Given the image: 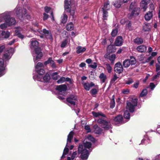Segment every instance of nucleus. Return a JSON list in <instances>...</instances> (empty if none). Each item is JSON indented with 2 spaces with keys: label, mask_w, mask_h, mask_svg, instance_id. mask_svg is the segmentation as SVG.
<instances>
[{
  "label": "nucleus",
  "mask_w": 160,
  "mask_h": 160,
  "mask_svg": "<svg viewBox=\"0 0 160 160\" xmlns=\"http://www.w3.org/2000/svg\"><path fill=\"white\" fill-rule=\"evenodd\" d=\"M26 13L27 11L26 9H22L19 7H17L13 12H7L1 14L0 15V22L3 19L5 20V22L0 25V28L5 29L7 27L13 25L16 23L14 18H10V16L16 14L20 19L22 20L23 18L26 16Z\"/></svg>",
  "instance_id": "nucleus-1"
},
{
  "label": "nucleus",
  "mask_w": 160,
  "mask_h": 160,
  "mask_svg": "<svg viewBox=\"0 0 160 160\" xmlns=\"http://www.w3.org/2000/svg\"><path fill=\"white\" fill-rule=\"evenodd\" d=\"M38 46V42L35 39H32L31 41L30 48L32 50L34 51V52H32V53L35 62H37L42 56V53L41 52L40 48H39Z\"/></svg>",
  "instance_id": "nucleus-2"
},
{
  "label": "nucleus",
  "mask_w": 160,
  "mask_h": 160,
  "mask_svg": "<svg viewBox=\"0 0 160 160\" xmlns=\"http://www.w3.org/2000/svg\"><path fill=\"white\" fill-rule=\"evenodd\" d=\"M91 146V143L87 141L84 143V146L82 145L79 146L78 153V154H81L80 158L82 159L86 160L88 158L89 152L87 148L90 149L92 148Z\"/></svg>",
  "instance_id": "nucleus-3"
},
{
  "label": "nucleus",
  "mask_w": 160,
  "mask_h": 160,
  "mask_svg": "<svg viewBox=\"0 0 160 160\" xmlns=\"http://www.w3.org/2000/svg\"><path fill=\"white\" fill-rule=\"evenodd\" d=\"M14 52V49L11 48L5 52L3 57V60L0 59V77L6 72V65L4 64L3 60L7 61L10 59Z\"/></svg>",
  "instance_id": "nucleus-4"
},
{
  "label": "nucleus",
  "mask_w": 160,
  "mask_h": 160,
  "mask_svg": "<svg viewBox=\"0 0 160 160\" xmlns=\"http://www.w3.org/2000/svg\"><path fill=\"white\" fill-rule=\"evenodd\" d=\"M106 1L104 2L103 6L101 9V11L102 12V19L103 20L107 19L108 17V12L107 11L110 8V5L108 0H105Z\"/></svg>",
  "instance_id": "nucleus-5"
},
{
  "label": "nucleus",
  "mask_w": 160,
  "mask_h": 160,
  "mask_svg": "<svg viewBox=\"0 0 160 160\" xmlns=\"http://www.w3.org/2000/svg\"><path fill=\"white\" fill-rule=\"evenodd\" d=\"M138 100L136 98H132L127 102L126 109L131 112L134 111L135 108L137 104Z\"/></svg>",
  "instance_id": "nucleus-6"
},
{
  "label": "nucleus",
  "mask_w": 160,
  "mask_h": 160,
  "mask_svg": "<svg viewBox=\"0 0 160 160\" xmlns=\"http://www.w3.org/2000/svg\"><path fill=\"white\" fill-rule=\"evenodd\" d=\"M130 11L131 12V15L136 16L138 15L140 12V9L135 2L131 3L130 6Z\"/></svg>",
  "instance_id": "nucleus-7"
},
{
  "label": "nucleus",
  "mask_w": 160,
  "mask_h": 160,
  "mask_svg": "<svg viewBox=\"0 0 160 160\" xmlns=\"http://www.w3.org/2000/svg\"><path fill=\"white\" fill-rule=\"evenodd\" d=\"M97 122L101 124V126L105 130H108L111 127V124L109 122L106 121L101 118L98 119Z\"/></svg>",
  "instance_id": "nucleus-8"
},
{
  "label": "nucleus",
  "mask_w": 160,
  "mask_h": 160,
  "mask_svg": "<svg viewBox=\"0 0 160 160\" xmlns=\"http://www.w3.org/2000/svg\"><path fill=\"white\" fill-rule=\"evenodd\" d=\"M38 75H35L33 76V78L35 80L38 81H42V75L44 73V70L42 69L36 70Z\"/></svg>",
  "instance_id": "nucleus-9"
},
{
  "label": "nucleus",
  "mask_w": 160,
  "mask_h": 160,
  "mask_svg": "<svg viewBox=\"0 0 160 160\" xmlns=\"http://www.w3.org/2000/svg\"><path fill=\"white\" fill-rule=\"evenodd\" d=\"M67 101L68 103V105L72 108L73 107H74L76 105L77 101V98L74 96L72 95L67 99Z\"/></svg>",
  "instance_id": "nucleus-10"
},
{
  "label": "nucleus",
  "mask_w": 160,
  "mask_h": 160,
  "mask_svg": "<svg viewBox=\"0 0 160 160\" xmlns=\"http://www.w3.org/2000/svg\"><path fill=\"white\" fill-rule=\"evenodd\" d=\"M67 88V86L64 84L57 86L56 88V89L58 91L59 94L63 95L65 94Z\"/></svg>",
  "instance_id": "nucleus-11"
},
{
  "label": "nucleus",
  "mask_w": 160,
  "mask_h": 160,
  "mask_svg": "<svg viewBox=\"0 0 160 160\" xmlns=\"http://www.w3.org/2000/svg\"><path fill=\"white\" fill-rule=\"evenodd\" d=\"M38 31L41 34L44 35L47 39H52V37L51 32L45 29H43L42 30H38Z\"/></svg>",
  "instance_id": "nucleus-12"
},
{
  "label": "nucleus",
  "mask_w": 160,
  "mask_h": 160,
  "mask_svg": "<svg viewBox=\"0 0 160 160\" xmlns=\"http://www.w3.org/2000/svg\"><path fill=\"white\" fill-rule=\"evenodd\" d=\"M123 70V68L121 63L120 62L116 63L114 67V71L118 74L121 73Z\"/></svg>",
  "instance_id": "nucleus-13"
},
{
  "label": "nucleus",
  "mask_w": 160,
  "mask_h": 160,
  "mask_svg": "<svg viewBox=\"0 0 160 160\" xmlns=\"http://www.w3.org/2000/svg\"><path fill=\"white\" fill-rule=\"evenodd\" d=\"M44 64L45 66L50 64V66L53 68H57L54 61L52 59V58L51 57L49 58L47 61L44 62Z\"/></svg>",
  "instance_id": "nucleus-14"
},
{
  "label": "nucleus",
  "mask_w": 160,
  "mask_h": 160,
  "mask_svg": "<svg viewBox=\"0 0 160 160\" xmlns=\"http://www.w3.org/2000/svg\"><path fill=\"white\" fill-rule=\"evenodd\" d=\"M82 84L83 85L84 89L87 91H89L91 87L94 86L95 85L92 82L90 83L83 82Z\"/></svg>",
  "instance_id": "nucleus-15"
},
{
  "label": "nucleus",
  "mask_w": 160,
  "mask_h": 160,
  "mask_svg": "<svg viewBox=\"0 0 160 160\" xmlns=\"http://www.w3.org/2000/svg\"><path fill=\"white\" fill-rule=\"evenodd\" d=\"M123 42L122 39L121 37H118L115 41V44L117 46H120L122 45Z\"/></svg>",
  "instance_id": "nucleus-16"
},
{
  "label": "nucleus",
  "mask_w": 160,
  "mask_h": 160,
  "mask_svg": "<svg viewBox=\"0 0 160 160\" xmlns=\"http://www.w3.org/2000/svg\"><path fill=\"white\" fill-rule=\"evenodd\" d=\"M136 49L139 52H145L147 50V47L144 45H140L137 47Z\"/></svg>",
  "instance_id": "nucleus-17"
},
{
  "label": "nucleus",
  "mask_w": 160,
  "mask_h": 160,
  "mask_svg": "<svg viewBox=\"0 0 160 160\" xmlns=\"http://www.w3.org/2000/svg\"><path fill=\"white\" fill-rule=\"evenodd\" d=\"M152 11H148L145 15V19L147 21L150 20L152 18Z\"/></svg>",
  "instance_id": "nucleus-18"
},
{
  "label": "nucleus",
  "mask_w": 160,
  "mask_h": 160,
  "mask_svg": "<svg viewBox=\"0 0 160 160\" xmlns=\"http://www.w3.org/2000/svg\"><path fill=\"white\" fill-rule=\"evenodd\" d=\"M10 35V32L8 31H3L1 33V38H7L9 37Z\"/></svg>",
  "instance_id": "nucleus-19"
},
{
  "label": "nucleus",
  "mask_w": 160,
  "mask_h": 160,
  "mask_svg": "<svg viewBox=\"0 0 160 160\" xmlns=\"http://www.w3.org/2000/svg\"><path fill=\"white\" fill-rule=\"evenodd\" d=\"M71 4V0H65L64 2V8L65 10L68 12L70 6Z\"/></svg>",
  "instance_id": "nucleus-20"
},
{
  "label": "nucleus",
  "mask_w": 160,
  "mask_h": 160,
  "mask_svg": "<svg viewBox=\"0 0 160 160\" xmlns=\"http://www.w3.org/2000/svg\"><path fill=\"white\" fill-rule=\"evenodd\" d=\"M76 52L78 54H79L85 52L86 50V48L84 47L78 46L76 48Z\"/></svg>",
  "instance_id": "nucleus-21"
},
{
  "label": "nucleus",
  "mask_w": 160,
  "mask_h": 160,
  "mask_svg": "<svg viewBox=\"0 0 160 160\" xmlns=\"http://www.w3.org/2000/svg\"><path fill=\"white\" fill-rule=\"evenodd\" d=\"M22 30L21 28H18L15 31V34L18 37L22 39L24 38V36L19 32L20 31Z\"/></svg>",
  "instance_id": "nucleus-22"
},
{
  "label": "nucleus",
  "mask_w": 160,
  "mask_h": 160,
  "mask_svg": "<svg viewBox=\"0 0 160 160\" xmlns=\"http://www.w3.org/2000/svg\"><path fill=\"white\" fill-rule=\"evenodd\" d=\"M92 113L93 116L96 117H99L100 116L104 117H105V115L103 114L101 112H92Z\"/></svg>",
  "instance_id": "nucleus-23"
},
{
  "label": "nucleus",
  "mask_w": 160,
  "mask_h": 160,
  "mask_svg": "<svg viewBox=\"0 0 160 160\" xmlns=\"http://www.w3.org/2000/svg\"><path fill=\"white\" fill-rule=\"evenodd\" d=\"M73 136V132L71 131L68 134V138L67 140V144L66 146L67 145L68 143H70L71 142L72 140V139Z\"/></svg>",
  "instance_id": "nucleus-24"
},
{
  "label": "nucleus",
  "mask_w": 160,
  "mask_h": 160,
  "mask_svg": "<svg viewBox=\"0 0 160 160\" xmlns=\"http://www.w3.org/2000/svg\"><path fill=\"white\" fill-rule=\"evenodd\" d=\"M99 78L100 79L101 82L102 83L104 82L107 78L106 75L103 73H102L100 74Z\"/></svg>",
  "instance_id": "nucleus-25"
},
{
  "label": "nucleus",
  "mask_w": 160,
  "mask_h": 160,
  "mask_svg": "<svg viewBox=\"0 0 160 160\" xmlns=\"http://www.w3.org/2000/svg\"><path fill=\"white\" fill-rule=\"evenodd\" d=\"M144 2V1L141 2L140 6L141 9H143V11H145L148 8L147 5L148 4Z\"/></svg>",
  "instance_id": "nucleus-26"
},
{
  "label": "nucleus",
  "mask_w": 160,
  "mask_h": 160,
  "mask_svg": "<svg viewBox=\"0 0 160 160\" xmlns=\"http://www.w3.org/2000/svg\"><path fill=\"white\" fill-rule=\"evenodd\" d=\"M122 117L121 115H118L114 119V121L116 122V124L122 122Z\"/></svg>",
  "instance_id": "nucleus-27"
},
{
  "label": "nucleus",
  "mask_w": 160,
  "mask_h": 160,
  "mask_svg": "<svg viewBox=\"0 0 160 160\" xmlns=\"http://www.w3.org/2000/svg\"><path fill=\"white\" fill-rule=\"evenodd\" d=\"M122 3V2L120 0H116L113 4V5L116 8H119Z\"/></svg>",
  "instance_id": "nucleus-28"
},
{
  "label": "nucleus",
  "mask_w": 160,
  "mask_h": 160,
  "mask_svg": "<svg viewBox=\"0 0 160 160\" xmlns=\"http://www.w3.org/2000/svg\"><path fill=\"white\" fill-rule=\"evenodd\" d=\"M66 28V29L68 31L72 30L74 28L73 24L72 22H70L67 24Z\"/></svg>",
  "instance_id": "nucleus-29"
},
{
  "label": "nucleus",
  "mask_w": 160,
  "mask_h": 160,
  "mask_svg": "<svg viewBox=\"0 0 160 160\" xmlns=\"http://www.w3.org/2000/svg\"><path fill=\"white\" fill-rule=\"evenodd\" d=\"M151 28L150 25L148 24H145L143 26V31L144 32L148 31Z\"/></svg>",
  "instance_id": "nucleus-30"
},
{
  "label": "nucleus",
  "mask_w": 160,
  "mask_h": 160,
  "mask_svg": "<svg viewBox=\"0 0 160 160\" xmlns=\"http://www.w3.org/2000/svg\"><path fill=\"white\" fill-rule=\"evenodd\" d=\"M134 43L138 44H141L143 43V39L141 38H137L134 39Z\"/></svg>",
  "instance_id": "nucleus-31"
},
{
  "label": "nucleus",
  "mask_w": 160,
  "mask_h": 160,
  "mask_svg": "<svg viewBox=\"0 0 160 160\" xmlns=\"http://www.w3.org/2000/svg\"><path fill=\"white\" fill-rule=\"evenodd\" d=\"M61 22L62 23H66L68 19V16L67 15L63 13V16L61 17Z\"/></svg>",
  "instance_id": "nucleus-32"
},
{
  "label": "nucleus",
  "mask_w": 160,
  "mask_h": 160,
  "mask_svg": "<svg viewBox=\"0 0 160 160\" xmlns=\"http://www.w3.org/2000/svg\"><path fill=\"white\" fill-rule=\"evenodd\" d=\"M123 117L129 120L130 118V115L128 111L126 110L124 113Z\"/></svg>",
  "instance_id": "nucleus-33"
},
{
  "label": "nucleus",
  "mask_w": 160,
  "mask_h": 160,
  "mask_svg": "<svg viewBox=\"0 0 160 160\" xmlns=\"http://www.w3.org/2000/svg\"><path fill=\"white\" fill-rule=\"evenodd\" d=\"M130 65L129 59H126L123 62V65L124 68H128Z\"/></svg>",
  "instance_id": "nucleus-34"
},
{
  "label": "nucleus",
  "mask_w": 160,
  "mask_h": 160,
  "mask_svg": "<svg viewBox=\"0 0 160 160\" xmlns=\"http://www.w3.org/2000/svg\"><path fill=\"white\" fill-rule=\"evenodd\" d=\"M94 128H95V133L98 134H100L102 132V129L99 127H98L97 125H95L94 126Z\"/></svg>",
  "instance_id": "nucleus-35"
},
{
  "label": "nucleus",
  "mask_w": 160,
  "mask_h": 160,
  "mask_svg": "<svg viewBox=\"0 0 160 160\" xmlns=\"http://www.w3.org/2000/svg\"><path fill=\"white\" fill-rule=\"evenodd\" d=\"M50 77L49 74L47 73L45 76L43 77V79L45 82H48L50 79Z\"/></svg>",
  "instance_id": "nucleus-36"
},
{
  "label": "nucleus",
  "mask_w": 160,
  "mask_h": 160,
  "mask_svg": "<svg viewBox=\"0 0 160 160\" xmlns=\"http://www.w3.org/2000/svg\"><path fill=\"white\" fill-rule=\"evenodd\" d=\"M130 62V64L134 65L136 63V60L133 57H131L129 60Z\"/></svg>",
  "instance_id": "nucleus-37"
},
{
  "label": "nucleus",
  "mask_w": 160,
  "mask_h": 160,
  "mask_svg": "<svg viewBox=\"0 0 160 160\" xmlns=\"http://www.w3.org/2000/svg\"><path fill=\"white\" fill-rule=\"evenodd\" d=\"M43 64L42 63L39 62L35 66V69L36 70H39L41 68H42L43 66Z\"/></svg>",
  "instance_id": "nucleus-38"
},
{
  "label": "nucleus",
  "mask_w": 160,
  "mask_h": 160,
  "mask_svg": "<svg viewBox=\"0 0 160 160\" xmlns=\"http://www.w3.org/2000/svg\"><path fill=\"white\" fill-rule=\"evenodd\" d=\"M116 55L115 54H112L109 58V59L111 61V63H113V62L115 59Z\"/></svg>",
  "instance_id": "nucleus-39"
},
{
  "label": "nucleus",
  "mask_w": 160,
  "mask_h": 160,
  "mask_svg": "<svg viewBox=\"0 0 160 160\" xmlns=\"http://www.w3.org/2000/svg\"><path fill=\"white\" fill-rule=\"evenodd\" d=\"M106 68L108 71V73H110L112 71V68L109 64H106Z\"/></svg>",
  "instance_id": "nucleus-40"
},
{
  "label": "nucleus",
  "mask_w": 160,
  "mask_h": 160,
  "mask_svg": "<svg viewBox=\"0 0 160 160\" xmlns=\"http://www.w3.org/2000/svg\"><path fill=\"white\" fill-rule=\"evenodd\" d=\"M59 76L58 75V73L57 72L53 73L52 75V78L54 80H57L58 79Z\"/></svg>",
  "instance_id": "nucleus-41"
},
{
  "label": "nucleus",
  "mask_w": 160,
  "mask_h": 160,
  "mask_svg": "<svg viewBox=\"0 0 160 160\" xmlns=\"http://www.w3.org/2000/svg\"><path fill=\"white\" fill-rule=\"evenodd\" d=\"M68 151V148H66L65 147V148L63 154L61 157V158H64L65 157V156L67 154Z\"/></svg>",
  "instance_id": "nucleus-42"
},
{
  "label": "nucleus",
  "mask_w": 160,
  "mask_h": 160,
  "mask_svg": "<svg viewBox=\"0 0 160 160\" xmlns=\"http://www.w3.org/2000/svg\"><path fill=\"white\" fill-rule=\"evenodd\" d=\"M147 90L146 89H144L141 92L140 95L141 97H144L146 96L147 94Z\"/></svg>",
  "instance_id": "nucleus-43"
},
{
  "label": "nucleus",
  "mask_w": 160,
  "mask_h": 160,
  "mask_svg": "<svg viewBox=\"0 0 160 160\" xmlns=\"http://www.w3.org/2000/svg\"><path fill=\"white\" fill-rule=\"evenodd\" d=\"M138 58L139 61H142V62L145 60V57L144 55H141L138 56Z\"/></svg>",
  "instance_id": "nucleus-44"
},
{
  "label": "nucleus",
  "mask_w": 160,
  "mask_h": 160,
  "mask_svg": "<svg viewBox=\"0 0 160 160\" xmlns=\"http://www.w3.org/2000/svg\"><path fill=\"white\" fill-rule=\"evenodd\" d=\"M97 63L96 62L93 63L92 64L89 65H88V67H90L93 69L96 68L97 67Z\"/></svg>",
  "instance_id": "nucleus-45"
},
{
  "label": "nucleus",
  "mask_w": 160,
  "mask_h": 160,
  "mask_svg": "<svg viewBox=\"0 0 160 160\" xmlns=\"http://www.w3.org/2000/svg\"><path fill=\"white\" fill-rule=\"evenodd\" d=\"M65 78L63 77L61 78L59 80L57 81V83L58 84L62 83L65 81Z\"/></svg>",
  "instance_id": "nucleus-46"
},
{
  "label": "nucleus",
  "mask_w": 160,
  "mask_h": 160,
  "mask_svg": "<svg viewBox=\"0 0 160 160\" xmlns=\"http://www.w3.org/2000/svg\"><path fill=\"white\" fill-rule=\"evenodd\" d=\"M118 32V31L117 29L113 30L111 32V35L112 37H115L117 35Z\"/></svg>",
  "instance_id": "nucleus-47"
},
{
  "label": "nucleus",
  "mask_w": 160,
  "mask_h": 160,
  "mask_svg": "<svg viewBox=\"0 0 160 160\" xmlns=\"http://www.w3.org/2000/svg\"><path fill=\"white\" fill-rule=\"evenodd\" d=\"M68 42V41L67 40L65 39L64 41H63L62 43L61 44V47L62 48H64L66 45L67 43Z\"/></svg>",
  "instance_id": "nucleus-48"
},
{
  "label": "nucleus",
  "mask_w": 160,
  "mask_h": 160,
  "mask_svg": "<svg viewBox=\"0 0 160 160\" xmlns=\"http://www.w3.org/2000/svg\"><path fill=\"white\" fill-rule=\"evenodd\" d=\"M87 139L92 142H94L95 141V139L91 135L88 136L87 137Z\"/></svg>",
  "instance_id": "nucleus-49"
},
{
  "label": "nucleus",
  "mask_w": 160,
  "mask_h": 160,
  "mask_svg": "<svg viewBox=\"0 0 160 160\" xmlns=\"http://www.w3.org/2000/svg\"><path fill=\"white\" fill-rule=\"evenodd\" d=\"M115 105V102L114 100L113 99L112 100L110 103V108H113Z\"/></svg>",
  "instance_id": "nucleus-50"
},
{
  "label": "nucleus",
  "mask_w": 160,
  "mask_h": 160,
  "mask_svg": "<svg viewBox=\"0 0 160 160\" xmlns=\"http://www.w3.org/2000/svg\"><path fill=\"white\" fill-rule=\"evenodd\" d=\"M152 58V57L150 56L146 60H145L144 61L142 62V63H145L148 62Z\"/></svg>",
  "instance_id": "nucleus-51"
},
{
  "label": "nucleus",
  "mask_w": 160,
  "mask_h": 160,
  "mask_svg": "<svg viewBox=\"0 0 160 160\" xmlns=\"http://www.w3.org/2000/svg\"><path fill=\"white\" fill-rule=\"evenodd\" d=\"M77 155V152L76 151H75L73 152L72 155L71 159L72 160L74 159L76 157Z\"/></svg>",
  "instance_id": "nucleus-52"
},
{
  "label": "nucleus",
  "mask_w": 160,
  "mask_h": 160,
  "mask_svg": "<svg viewBox=\"0 0 160 160\" xmlns=\"http://www.w3.org/2000/svg\"><path fill=\"white\" fill-rule=\"evenodd\" d=\"M118 78V77L116 75H114L113 77L111 79V81L112 82H114Z\"/></svg>",
  "instance_id": "nucleus-53"
},
{
  "label": "nucleus",
  "mask_w": 160,
  "mask_h": 160,
  "mask_svg": "<svg viewBox=\"0 0 160 160\" xmlns=\"http://www.w3.org/2000/svg\"><path fill=\"white\" fill-rule=\"evenodd\" d=\"M133 82V80L131 79H129L128 80L126 81V83L127 84H130Z\"/></svg>",
  "instance_id": "nucleus-54"
},
{
  "label": "nucleus",
  "mask_w": 160,
  "mask_h": 160,
  "mask_svg": "<svg viewBox=\"0 0 160 160\" xmlns=\"http://www.w3.org/2000/svg\"><path fill=\"white\" fill-rule=\"evenodd\" d=\"M5 46L4 45H2L0 46V53H1L5 48Z\"/></svg>",
  "instance_id": "nucleus-55"
},
{
  "label": "nucleus",
  "mask_w": 160,
  "mask_h": 160,
  "mask_svg": "<svg viewBox=\"0 0 160 160\" xmlns=\"http://www.w3.org/2000/svg\"><path fill=\"white\" fill-rule=\"evenodd\" d=\"M150 10H153L154 9V5L153 3H151L149 5Z\"/></svg>",
  "instance_id": "nucleus-56"
},
{
  "label": "nucleus",
  "mask_w": 160,
  "mask_h": 160,
  "mask_svg": "<svg viewBox=\"0 0 160 160\" xmlns=\"http://www.w3.org/2000/svg\"><path fill=\"white\" fill-rule=\"evenodd\" d=\"M156 87V85L153 83H150V87L151 89L153 90Z\"/></svg>",
  "instance_id": "nucleus-57"
},
{
  "label": "nucleus",
  "mask_w": 160,
  "mask_h": 160,
  "mask_svg": "<svg viewBox=\"0 0 160 160\" xmlns=\"http://www.w3.org/2000/svg\"><path fill=\"white\" fill-rule=\"evenodd\" d=\"M45 11L47 13H48L51 9V8L48 7H45L44 8Z\"/></svg>",
  "instance_id": "nucleus-58"
},
{
  "label": "nucleus",
  "mask_w": 160,
  "mask_h": 160,
  "mask_svg": "<svg viewBox=\"0 0 160 160\" xmlns=\"http://www.w3.org/2000/svg\"><path fill=\"white\" fill-rule=\"evenodd\" d=\"M122 92L124 94H127L129 93V91L128 89H123L122 90Z\"/></svg>",
  "instance_id": "nucleus-59"
},
{
  "label": "nucleus",
  "mask_w": 160,
  "mask_h": 160,
  "mask_svg": "<svg viewBox=\"0 0 160 160\" xmlns=\"http://www.w3.org/2000/svg\"><path fill=\"white\" fill-rule=\"evenodd\" d=\"M92 94H95L97 92V90L96 89H93L90 91Z\"/></svg>",
  "instance_id": "nucleus-60"
},
{
  "label": "nucleus",
  "mask_w": 160,
  "mask_h": 160,
  "mask_svg": "<svg viewBox=\"0 0 160 160\" xmlns=\"http://www.w3.org/2000/svg\"><path fill=\"white\" fill-rule=\"evenodd\" d=\"M48 14L45 13H43V19L44 20H45L47 19L48 18Z\"/></svg>",
  "instance_id": "nucleus-61"
},
{
  "label": "nucleus",
  "mask_w": 160,
  "mask_h": 160,
  "mask_svg": "<svg viewBox=\"0 0 160 160\" xmlns=\"http://www.w3.org/2000/svg\"><path fill=\"white\" fill-rule=\"evenodd\" d=\"M69 11V12H70V14L72 16V18H73L74 17V15L75 13V11L73 10H69V9L68 10V11Z\"/></svg>",
  "instance_id": "nucleus-62"
},
{
  "label": "nucleus",
  "mask_w": 160,
  "mask_h": 160,
  "mask_svg": "<svg viewBox=\"0 0 160 160\" xmlns=\"http://www.w3.org/2000/svg\"><path fill=\"white\" fill-rule=\"evenodd\" d=\"M160 71V66L158 64H156V71L158 72Z\"/></svg>",
  "instance_id": "nucleus-63"
},
{
  "label": "nucleus",
  "mask_w": 160,
  "mask_h": 160,
  "mask_svg": "<svg viewBox=\"0 0 160 160\" xmlns=\"http://www.w3.org/2000/svg\"><path fill=\"white\" fill-rule=\"evenodd\" d=\"M139 84V82H137L134 83V84L133 85V87L137 88L138 87Z\"/></svg>",
  "instance_id": "nucleus-64"
}]
</instances>
